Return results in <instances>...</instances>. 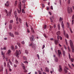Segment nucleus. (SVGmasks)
Segmentation results:
<instances>
[{"label":"nucleus","instance_id":"1","mask_svg":"<svg viewBox=\"0 0 74 74\" xmlns=\"http://www.w3.org/2000/svg\"><path fill=\"white\" fill-rule=\"evenodd\" d=\"M70 46L71 47L73 50L72 51V52H74V46L73 45V42L72 41V40H70Z\"/></svg>","mask_w":74,"mask_h":74},{"label":"nucleus","instance_id":"2","mask_svg":"<svg viewBox=\"0 0 74 74\" xmlns=\"http://www.w3.org/2000/svg\"><path fill=\"white\" fill-rule=\"evenodd\" d=\"M67 11L68 14H71V12H73L72 11V9L71 8H70L69 7H68L67 8Z\"/></svg>","mask_w":74,"mask_h":74},{"label":"nucleus","instance_id":"3","mask_svg":"<svg viewBox=\"0 0 74 74\" xmlns=\"http://www.w3.org/2000/svg\"><path fill=\"white\" fill-rule=\"evenodd\" d=\"M32 46V48L34 49H36V44H34L33 43H32L29 45V47H31Z\"/></svg>","mask_w":74,"mask_h":74},{"label":"nucleus","instance_id":"4","mask_svg":"<svg viewBox=\"0 0 74 74\" xmlns=\"http://www.w3.org/2000/svg\"><path fill=\"white\" fill-rule=\"evenodd\" d=\"M19 53L20 54L21 53V51L19 50L18 51V50H16V53L15 54L16 55V57H17V58H19Z\"/></svg>","mask_w":74,"mask_h":74},{"label":"nucleus","instance_id":"5","mask_svg":"<svg viewBox=\"0 0 74 74\" xmlns=\"http://www.w3.org/2000/svg\"><path fill=\"white\" fill-rule=\"evenodd\" d=\"M34 36L32 35V36L30 38V39L31 41H34Z\"/></svg>","mask_w":74,"mask_h":74},{"label":"nucleus","instance_id":"6","mask_svg":"<svg viewBox=\"0 0 74 74\" xmlns=\"http://www.w3.org/2000/svg\"><path fill=\"white\" fill-rule=\"evenodd\" d=\"M22 66L23 67V69L24 70V71L25 73L27 72V70L25 69V65L23 64H22Z\"/></svg>","mask_w":74,"mask_h":74},{"label":"nucleus","instance_id":"7","mask_svg":"<svg viewBox=\"0 0 74 74\" xmlns=\"http://www.w3.org/2000/svg\"><path fill=\"white\" fill-rule=\"evenodd\" d=\"M59 71L60 73L61 71H62V67L61 65H59Z\"/></svg>","mask_w":74,"mask_h":74},{"label":"nucleus","instance_id":"8","mask_svg":"<svg viewBox=\"0 0 74 74\" xmlns=\"http://www.w3.org/2000/svg\"><path fill=\"white\" fill-rule=\"evenodd\" d=\"M11 50H8L7 52V54H8V55L10 56L11 55Z\"/></svg>","mask_w":74,"mask_h":74},{"label":"nucleus","instance_id":"9","mask_svg":"<svg viewBox=\"0 0 74 74\" xmlns=\"http://www.w3.org/2000/svg\"><path fill=\"white\" fill-rule=\"evenodd\" d=\"M50 19L51 22L52 23L53 22V20L54 19V18H53V16H52L51 17H50Z\"/></svg>","mask_w":74,"mask_h":74},{"label":"nucleus","instance_id":"10","mask_svg":"<svg viewBox=\"0 0 74 74\" xmlns=\"http://www.w3.org/2000/svg\"><path fill=\"white\" fill-rule=\"evenodd\" d=\"M74 14H73L72 16V25H74Z\"/></svg>","mask_w":74,"mask_h":74},{"label":"nucleus","instance_id":"11","mask_svg":"<svg viewBox=\"0 0 74 74\" xmlns=\"http://www.w3.org/2000/svg\"><path fill=\"white\" fill-rule=\"evenodd\" d=\"M58 41H59V40H56V39L54 41V43L56 44V45H58Z\"/></svg>","mask_w":74,"mask_h":74},{"label":"nucleus","instance_id":"12","mask_svg":"<svg viewBox=\"0 0 74 74\" xmlns=\"http://www.w3.org/2000/svg\"><path fill=\"white\" fill-rule=\"evenodd\" d=\"M5 6L6 7H8L9 6V2L8 1H7L6 3L5 4Z\"/></svg>","mask_w":74,"mask_h":74},{"label":"nucleus","instance_id":"13","mask_svg":"<svg viewBox=\"0 0 74 74\" xmlns=\"http://www.w3.org/2000/svg\"><path fill=\"white\" fill-rule=\"evenodd\" d=\"M58 53L59 56V57H60V54H61V51L59 50H58Z\"/></svg>","mask_w":74,"mask_h":74},{"label":"nucleus","instance_id":"14","mask_svg":"<svg viewBox=\"0 0 74 74\" xmlns=\"http://www.w3.org/2000/svg\"><path fill=\"white\" fill-rule=\"evenodd\" d=\"M9 34L11 37H14V35L13 34L11 33V32H9Z\"/></svg>","mask_w":74,"mask_h":74},{"label":"nucleus","instance_id":"15","mask_svg":"<svg viewBox=\"0 0 74 74\" xmlns=\"http://www.w3.org/2000/svg\"><path fill=\"white\" fill-rule=\"evenodd\" d=\"M3 66L0 67V72L3 71Z\"/></svg>","mask_w":74,"mask_h":74},{"label":"nucleus","instance_id":"16","mask_svg":"<svg viewBox=\"0 0 74 74\" xmlns=\"http://www.w3.org/2000/svg\"><path fill=\"white\" fill-rule=\"evenodd\" d=\"M56 34L57 35V36H59L60 35V31H58L57 32Z\"/></svg>","mask_w":74,"mask_h":74},{"label":"nucleus","instance_id":"17","mask_svg":"<svg viewBox=\"0 0 74 74\" xmlns=\"http://www.w3.org/2000/svg\"><path fill=\"white\" fill-rule=\"evenodd\" d=\"M11 13L10 12V11L8 12L7 14V16H8L10 15V16H11Z\"/></svg>","mask_w":74,"mask_h":74},{"label":"nucleus","instance_id":"18","mask_svg":"<svg viewBox=\"0 0 74 74\" xmlns=\"http://www.w3.org/2000/svg\"><path fill=\"white\" fill-rule=\"evenodd\" d=\"M61 25H62V28L63 29V28H64V24L63 23V21H62Z\"/></svg>","mask_w":74,"mask_h":74},{"label":"nucleus","instance_id":"19","mask_svg":"<svg viewBox=\"0 0 74 74\" xmlns=\"http://www.w3.org/2000/svg\"><path fill=\"white\" fill-rule=\"evenodd\" d=\"M1 55H3V57H4L3 58V59H4V55H5V53L4 52H3V51H1Z\"/></svg>","mask_w":74,"mask_h":74},{"label":"nucleus","instance_id":"20","mask_svg":"<svg viewBox=\"0 0 74 74\" xmlns=\"http://www.w3.org/2000/svg\"><path fill=\"white\" fill-rule=\"evenodd\" d=\"M1 50H6L7 49V48L6 47H5L3 48H1Z\"/></svg>","mask_w":74,"mask_h":74},{"label":"nucleus","instance_id":"21","mask_svg":"<svg viewBox=\"0 0 74 74\" xmlns=\"http://www.w3.org/2000/svg\"><path fill=\"white\" fill-rule=\"evenodd\" d=\"M45 69L46 70V71H47V72H49V69H48V68L47 67H46Z\"/></svg>","mask_w":74,"mask_h":74},{"label":"nucleus","instance_id":"22","mask_svg":"<svg viewBox=\"0 0 74 74\" xmlns=\"http://www.w3.org/2000/svg\"><path fill=\"white\" fill-rule=\"evenodd\" d=\"M64 71L65 72V73L66 74V73H67V72H68V71L66 69V68H64Z\"/></svg>","mask_w":74,"mask_h":74},{"label":"nucleus","instance_id":"23","mask_svg":"<svg viewBox=\"0 0 74 74\" xmlns=\"http://www.w3.org/2000/svg\"><path fill=\"white\" fill-rule=\"evenodd\" d=\"M9 29H10V30L12 29V25H11V24H10L9 25Z\"/></svg>","mask_w":74,"mask_h":74},{"label":"nucleus","instance_id":"24","mask_svg":"<svg viewBox=\"0 0 74 74\" xmlns=\"http://www.w3.org/2000/svg\"><path fill=\"white\" fill-rule=\"evenodd\" d=\"M18 21L19 22H20V23H22V20H21V18H18Z\"/></svg>","mask_w":74,"mask_h":74},{"label":"nucleus","instance_id":"25","mask_svg":"<svg viewBox=\"0 0 74 74\" xmlns=\"http://www.w3.org/2000/svg\"><path fill=\"white\" fill-rule=\"evenodd\" d=\"M68 51L69 52H70V51H71V50L70 49V47H69V46H68Z\"/></svg>","mask_w":74,"mask_h":74},{"label":"nucleus","instance_id":"26","mask_svg":"<svg viewBox=\"0 0 74 74\" xmlns=\"http://www.w3.org/2000/svg\"><path fill=\"white\" fill-rule=\"evenodd\" d=\"M7 67H9V68H10V64H9V62L7 64Z\"/></svg>","mask_w":74,"mask_h":74},{"label":"nucleus","instance_id":"27","mask_svg":"<svg viewBox=\"0 0 74 74\" xmlns=\"http://www.w3.org/2000/svg\"><path fill=\"white\" fill-rule=\"evenodd\" d=\"M17 44L18 45V46L20 48H21V44H20V43H17Z\"/></svg>","mask_w":74,"mask_h":74},{"label":"nucleus","instance_id":"28","mask_svg":"<svg viewBox=\"0 0 74 74\" xmlns=\"http://www.w3.org/2000/svg\"><path fill=\"white\" fill-rule=\"evenodd\" d=\"M55 61L56 62H57L58 61V58H55Z\"/></svg>","mask_w":74,"mask_h":74},{"label":"nucleus","instance_id":"29","mask_svg":"<svg viewBox=\"0 0 74 74\" xmlns=\"http://www.w3.org/2000/svg\"><path fill=\"white\" fill-rule=\"evenodd\" d=\"M23 59L25 60H27V58H26V57H25V56L23 57Z\"/></svg>","mask_w":74,"mask_h":74},{"label":"nucleus","instance_id":"30","mask_svg":"<svg viewBox=\"0 0 74 74\" xmlns=\"http://www.w3.org/2000/svg\"><path fill=\"white\" fill-rule=\"evenodd\" d=\"M62 20H63V18H61V17H60V18L59 20V21L60 22V21H62Z\"/></svg>","mask_w":74,"mask_h":74},{"label":"nucleus","instance_id":"31","mask_svg":"<svg viewBox=\"0 0 74 74\" xmlns=\"http://www.w3.org/2000/svg\"><path fill=\"white\" fill-rule=\"evenodd\" d=\"M11 48L12 50H13L14 49V46H12L11 47Z\"/></svg>","mask_w":74,"mask_h":74},{"label":"nucleus","instance_id":"32","mask_svg":"<svg viewBox=\"0 0 74 74\" xmlns=\"http://www.w3.org/2000/svg\"><path fill=\"white\" fill-rule=\"evenodd\" d=\"M15 34H16V35H19V33H18V32H15Z\"/></svg>","mask_w":74,"mask_h":74},{"label":"nucleus","instance_id":"33","mask_svg":"<svg viewBox=\"0 0 74 74\" xmlns=\"http://www.w3.org/2000/svg\"><path fill=\"white\" fill-rule=\"evenodd\" d=\"M31 29V31L32 32V33H34V30L33 29V27H32Z\"/></svg>","mask_w":74,"mask_h":74},{"label":"nucleus","instance_id":"34","mask_svg":"<svg viewBox=\"0 0 74 74\" xmlns=\"http://www.w3.org/2000/svg\"><path fill=\"white\" fill-rule=\"evenodd\" d=\"M21 11H22L21 9H20V10H18V13H19V14L21 13Z\"/></svg>","mask_w":74,"mask_h":74},{"label":"nucleus","instance_id":"35","mask_svg":"<svg viewBox=\"0 0 74 74\" xmlns=\"http://www.w3.org/2000/svg\"><path fill=\"white\" fill-rule=\"evenodd\" d=\"M62 53L64 56L65 55V51L64 50H62Z\"/></svg>","mask_w":74,"mask_h":74},{"label":"nucleus","instance_id":"36","mask_svg":"<svg viewBox=\"0 0 74 74\" xmlns=\"http://www.w3.org/2000/svg\"><path fill=\"white\" fill-rule=\"evenodd\" d=\"M17 2H18V1H15V3H14L15 6H16V4H17Z\"/></svg>","mask_w":74,"mask_h":74},{"label":"nucleus","instance_id":"37","mask_svg":"<svg viewBox=\"0 0 74 74\" xmlns=\"http://www.w3.org/2000/svg\"><path fill=\"white\" fill-rule=\"evenodd\" d=\"M38 71L39 73V74H41V72L40 70H38Z\"/></svg>","mask_w":74,"mask_h":74},{"label":"nucleus","instance_id":"38","mask_svg":"<svg viewBox=\"0 0 74 74\" xmlns=\"http://www.w3.org/2000/svg\"><path fill=\"white\" fill-rule=\"evenodd\" d=\"M22 12L23 13H24L25 14V10L23 9H22Z\"/></svg>","mask_w":74,"mask_h":74},{"label":"nucleus","instance_id":"39","mask_svg":"<svg viewBox=\"0 0 74 74\" xmlns=\"http://www.w3.org/2000/svg\"><path fill=\"white\" fill-rule=\"evenodd\" d=\"M58 30H60V24H58Z\"/></svg>","mask_w":74,"mask_h":74},{"label":"nucleus","instance_id":"40","mask_svg":"<svg viewBox=\"0 0 74 74\" xmlns=\"http://www.w3.org/2000/svg\"><path fill=\"white\" fill-rule=\"evenodd\" d=\"M9 60V62L10 64L11 65H12V62H11V60Z\"/></svg>","mask_w":74,"mask_h":74},{"label":"nucleus","instance_id":"41","mask_svg":"<svg viewBox=\"0 0 74 74\" xmlns=\"http://www.w3.org/2000/svg\"><path fill=\"white\" fill-rule=\"evenodd\" d=\"M15 62L16 64H18V61L17 60H16Z\"/></svg>","mask_w":74,"mask_h":74},{"label":"nucleus","instance_id":"42","mask_svg":"<svg viewBox=\"0 0 74 74\" xmlns=\"http://www.w3.org/2000/svg\"><path fill=\"white\" fill-rule=\"evenodd\" d=\"M25 53H26L27 54V53H28V51H27V50H25Z\"/></svg>","mask_w":74,"mask_h":74},{"label":"nucleus","instance_id":"43","mask_svg":"<svg viewBox=\"0 0 74 74\" xmlns=\"http://www.w3.org/2000/svg\"><path fill=\"white\" fill-rule=\"evenodd\" d=\"M70 59L71 60V61L72 62H74V61L73 60V58H71V59Z\"/></svg>","mask_w":74,"mask_h":74},{"label":"nucleus","instance_id":"44","mask_svg":"<svg viewBox=\"0 0 74 74\" xmlns=\"http://www.w3.org/2000/svg\"><path fill=\"white\" fill-rule=\"evenodd\" d=\"M66 36L67 38H69V35L67 34H66Z\"/></svg>","mask_w":74,"mask_h":74},{"label":"nucleus","instance_id":"45","mask_svg":"<svg viewBox=\"0 0 74 74\" xmlns=\"http://www.w3.org/2000/svg\"><path fill=\"white\" fill-rule=\"evenodd\" d=\"M18 8H19L20 10H21V5H19L18 6Z\"/></svg>","mask_w":74,"mask_h":74},{"label":"nucleus","instance_id":"46","mask_svg":"<svg viewBox=\"0 0 74 74\" xmlns=\"http://www.w3.org/2000/svg\"><path fill=\"white\" fill-rule=\"evenodd\" d=\"M26 1L25 0H24L23 1H22V2L23 3H25V2H26Z\"/></svg>","mask_w":74,"mask_h":74},{"label":"nucleus","instance_id":"47","mask_svg":"<svg viewBox=\"0 0 74 74\" xmlns=\"http://www.w3.org/2000/svg\"><path fill=\"white\" fill-rule=\"evenodd\" d=\"M5 71H6L5 74H8V72L7 71V69H5Z\"/></svg>","mask_w":74,"mask_h":74},{"label":"nucleus","instance_id":"48","mask_svg":"<svg viewBox=\"0 0 74 74\" xmlns=\"http://www.w3.org/2000/svg\"><path fill=\"white\" fill-rule=\"evenodd\" d=\"M37 57H38V59H40V56L38 54L37 55Z\"/></svg>","mask_w":74,"mask_h":74},{"label":"nucleus","instance_id":"49","mask_svg":"<svg viewBox=\"0 0 74 74\" xmlns=\"http://www.w3.org/2000/svg\"><path fill=\"white\" fill-rule=\"evenodd\" d=\"M26 25L27 27H29V26H28V25H27V22H26Z\"/></svg>","mask_w":74,"mask_h":74},{"label":"nucleus","instance_id":"50","mask_svg":"<svg viewBox=\"0 0 74 74\" xmlns=\"http://www.w3.org/2000/svg\"><path fill=\"white\" fill-rule=\"evenodd\" d=\"M69 29L71 33H73V31L72 30H71V28H69Z\"/></svg>","mask_w":74,"mask_h":74},{"label":"nucleus","instance_id":"51","mask_svg":"<svg viewBox=\"0 0 74 74\" xmlns=\"http://www.w3.org/2000/svg\"><path fill=\"white\" fill-rule=\"evenodd\" d=\"M60 36L59 35L58 36H57V39L59 40V39L60 38Z\"/></svg>","mask_w":74,"mask_h":74},{"label":"nucleus","instance_id":"52","mask_svg":"<svg viewBox=\"0 0 74 74\" xmlns=\"http://www.w3.org/2000/svg\"><path fill=\"white\" fill-rule=\"evenodd\" d=\"M4 11L5 12V13L6 14H7V10H4Z\"/></svg>","mask_w":74,"mask_h":74},{"label":"nucleus","instance_id":"53","mask_svg":"<svg viewBox=\"0 0 74 74\" xmlns=\"http://www.w3.org/2000/svg\"><path fill=\"white\" fill-rule=\"evenodd\" d=\"M44 29H46L47 28V25H45L44 27Z\"/></svg>","mask_w":74,"mask_h":74},{"label":"nucleus","instance_id":"54","mask_svg":"<svg viewBox=\"0 0 74 74\" xmlns=\"http://www.w3.org/2000/svg\"><path fill=\"white\" fill-rule=\"evenodd\" d=\"M14 67H17V65L15 64H14Z\"/></svg>","mask_w":74,"mask_h":74},{"label":"nucleus","instance_id":"55","mask_svg":"<svg viewBox=\"0 0 74 74\" xmlns=\"http://www.w3.org/2000/svg\"><path fill=\"white\" fill-rule=\"evenodd\" d=\"M70 0H68V4H70Z\"/></svg>","mask_w":74,"mask_h":74},{"label":"nucleus","instance_id":"56","mask_svg":"<svg viewBox=\"0 0 74 74\" xmlns=\"http://www.w3.org/2000/svg\"><path fill=\"white\" fill-rule=\"evenodd\" d=\"M21 43L22 44H25V42H24V41H22Z\"/></svg>","mask_w":74,"mask_h":74},{"label":"nucleus","instance_id":"57","mask_svg":"<svg viewBox=\"0 0 74 74\" xmlns=\"http://www.w3.org/2000/svg\"><path fill=\"white\" fill-rule=\"evenodd\" d=\"M14 14L15 15H16V11L14 12Z\"/></svg>","mask_w":74,"mask_h":74},{"label":"nucleus","instance_id":"58","mask_svg":"<svg viewBox=\"0 0 74 74\" xmlns=\"http://www.w3.org/2000/svg\"><path fill=\"white\" fill-rule=\"evenodd\" d=\"M45 48V45H44L43 46V47H42V49H44V48Z\"/></svg>","mask_w":74,"mask_h":74},{"label":"nucleus","instance_id":"59","mask_svg":"<svg viewBox=\"0 0 74 74\" xmlns=\"http://www.w3.org/2000/svg\"><path fill=\"white\" fill-rule=\"evenodd\" d=\"M10 22V23H13V21H12V20H11Z\"/></svg>","mask_w":74,"mask_h":74},{"label":"nucleus","instance_id":"60","mask_svg":"<svg viewBox=\"0 0 74 74\" xmlns=\"http://www.w3.org/2000/svg\"><path fill=\"white\" fill-rule=\"evenodd\" d=\"M43 36L45 37V38H47V36H46V35H45V34H43Z\"/></svg>","mask_w":74,"mask_h":74},{"label":"nucleus","instance_id":"61","mask_svg":"<svg viewBox=\"0 0 74 74\" xmlns=\"http://www.w3.org/2000/svg\"><path fill=\"white\" fill-rule=\"evenodd\" d=\"M67 25L68 26V27H69V26H70V24H69V23H67Z\"/></svg>","mask_w":74,"mask_h":74},{"label":"nucleus","instance_id":"62","mask_svg":"<svg viewBox=\"0 0 74 74\" xmlns=\"http://www.w3.org/2000/svg\"><path fill=\"white\" fill-rule=\"evenodd\" d=\"M24 63H28V62L27 61H25L24 62Z\"/></svg>","mask_w":74,"mask_h":74},{"label":"nucleus","instance_id":"63","mask_svg":"<svg viewBox=\"0 0 74 74\" xmlns=\"http://www.w3.org/2000/svg\"><path fill=\"white\" fill-rule=\"evenodd\" d=\"M9 70L10 71H11L12 70L10 68H9Z\"/></svg>","mask_w":74,"mask_h":74},{"label":"nucleus","instance_id":"64","mask_svg":"<svg viewBox=\"0 0 74 74\" xmlns=\"http://www.w3.org/2000/svg\"><path fill=\"white\" fill-rule=\"evenodd\" d=\"M51 10H53V6H51Z\"/></svg>","mask_w":74,"mask_h":74}]
</instances>
